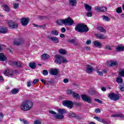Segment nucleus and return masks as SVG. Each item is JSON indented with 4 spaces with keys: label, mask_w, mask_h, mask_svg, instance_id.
<instances>
[{
    "label": "nucleus",
    "mask_w": 124,
    "mask_h": 124,
    "mask_svg": "<svg viewBox=\"0 0 124 124\" xmlns=\"http://www.w3.org/2000/svg\"><path fill=\"white\" fill-rule=\"evenodd\" d=\"M51 34L53 35H59V32L56 30H53L51 31Z\"/></svg>",
    "instance_id": "obj_38"
},
{
    "label": "nucleus",
    "mask_w": 124,
    "mask_h": 124,
    "mask_svg": "<svg viewBox=\"0 0 124 124\" xmlns=\"http://www.w3.org/2000/svg\"><path fill=\"white\" fill-rule=\"evenodd\" d=\"M22 122H23L24 124H29V122L25 119H22Z\"/></svg>",
    "instance_id": "obj_58"
},
{
    "label": "nucleus",
    "mask_w": 124,
    "mask_h": 124,
    "mask_svg": "<svg viewBox=\"0 0 124 124\" xmlns=\"http://www.w3.org/2000/svg\"><path fill=\"white\" fill-rule=\"evenodd\" d=\"M49 39L52 41V42H54V43H59V38L57 37H50L49 38Z\"/></svg>",
    "instance_id": "obj_17"
},
{
    "label": "nucleus",
    "mask_w": 124,
    "mask_h": 124,
    "mask_svg": "<svg viewBox=\"0 0 124 124\" xmlns=\"http://www.w3.org/2000/svg\"><path fill=\"white\" fill-rule=\"evenodd\" d=\"M6 61V57L3 53H0V61L5 62Z\"/></svg>",
    "instance_id": "obj_21"
},
{
    "label": "nucleus",
    "mask_w": 124,
    "mask_h": 124,
    "mask_svg": "<svg viewBox=\"0 0 124 124\" xmlns=\"http://www.w3.org/2000/svg\"><path fill=\"white\" fill-rule=\"evenodd\" d=\"M110 62L109 66H115V65H117V64H118V62L116 61H110Z\"/></svg>",
    "instance_id": "obj_37"
},
{
    "label": "nucleus",
    "mask_w": 124,
    "mask_h": 124,
    "mask_svg": "<svg viewBox=\"0 0 124 124\" xmlns=\"http://www.w3.org/2000/svg\"><path fill=\"white\" fill-rule=\"evenodd\" d=\"M119 89L121 92H124V85H120L119 86Z\"/></svg>",
    "instance_id": "obj_44"
},
{
    "label": "nucleus",
    "mask_w": 124,
    "mask_h": 124,
    "mask_svg": "<svg viewBox=\"0 0 124 124\" xmlns=\"http://www.w3.org/2000/svg\"><path fill=\"white\" fill-rule=\"evenodd\" d=\"M64 83H68V79L67 78H65L63 80Z\"/></svg>",
    "instance_id": "obj_64"
},
{
    "label": "nucleus",
    "mask_w": 124,
    "mask_h": 124,
    "mask_svg": "<svg viewBox=\"0 0 124 124\" xmlns=\"http://www.w3.org/2000/svg\"><path fill=\"white\" fill-rule=\"evenodd\" d=\"M31 81H28L27 82V87H31Z\"/></svg>",
    "instance_id": "obj_59"
},
{
    "label": "nucleus",
    "mask_w": 124,
    "mask_h": 124,
    "mask_svg": "<svg viewBox=\"0 0 124 124\" xmlns=\"http://www.w3.org/2000/svg\"><path fill=\"white\" fill-rule=\"evenodd\" d=\"M58 73V69L56 68H51L49 72L51 75H53L54 76H56V75H57Z\"/></svg>",
    "instance_id": "obj_15"
},
{
    "label": "nucleus",
    "mask_w": 124,
    "mask_h": 124,
    "mask_svg": "<svg viewBox=\"0 0 124 124\" xmlns=\"http://www.w3.org/2000/svg\"><path fill=\"white\" fill-rule=\"evenodd\" d=\"M103 19H104V20H105V21H110V18H109V17L107 16H102Z\"/></svg>",
    "instance_id": "obj_39"
},
{
    "label": "nucleus",
    "mask_w": 124,
    "mask_h": 124,
    "mask_svg": "<svg viewBox=\"0 0 124 124\" xmlns=\"http://www.w3.org/2000/svg\"><path fill=\"white\" fill-rule=\"evenodd\" d=\"M13 5H14V8L15 9H17V8H19V4L17 3H14Z\"/></svg>",
    "instance_id": "obj_40"
},
{
    "label": "nucleus",
    "mask_w": 124,
    "mask_h": 124,
    "mask_svg": "<svg viewBox=\"0 0 124 124\" xmlns=\"http://www.w3.org/2000/svg\"><path fill=\"white\" fill-rule=\"evenodd\" d=\"M85 71H86L87 73L91 74V73H93V66H91V65L87 64Z\"/></svg>",
    "instance_id": "obj_13"
},
{
    "label": "nucleus",
    "mask_w": 124,
    "mask_h": 124,
    "mask_svg": "<svg viewBox=\"0 0 124 124\" xmlns=\"http://www.w3.org/2000/svg\"><path fill=\"white\" fill-rule=\"evenodd\" d=\"M84 7H85L86 10L88 11L89 12H91L92 11V7L89 5L88 4H84Z\"/></svg>",
    "instance_id": "obj_26"
},
{
    "label": "nucleus",
    "mask_w": 124,
    "mask_h": 124,
    "mask_svg": "<svg viewBox=\"0 0 124 124\" xmlns=\"http://www.w3.org/2000/svg\"><path fill=\"white\" fill-rule=\"evenodd\" d=\"M95 36L99 39H106V37L104 36V34L101 33L95 34Z\"/></svg>",
    "instance_id": "obj_16"
},
{
    "label": "nucleus",
    "mask_w": 124,
    "mask_h": 124,
    "mask_svg": "<svg viewBox=\"0 0 124 124\" xmlns=\"http://www.w3.org/2000/svg\"><path fill=\"white\" fill-rule=\"evenodd\" d=\"M93 45L95 47H97V48H101V47H102V44L97 41H94L93 43Z\"/></svg>",
    "instance_id": "obj_22"
},
{
    "label": "nucleus",
    "mask_w": 124,
    "mask_h": 124,
    "mask_svg": "<svg viewBox=\"0 0 124 124\" xmlns=\"http://www.w3.org/2000/svg\"><path fill=\"white\" fill-rule=\"evenodd\" d=\"M11 93L12 94H16V93H19V89L15 88L12 90Z\"/></svg>",
    "instance_id": "obj_31"
},
{
    "label": "nucleus",
    "mask_w": 124,
    "mask_h": 124,
    "mask_svg": "<svg viewBox=\"0 0 124 124\" xmlns=\"http://www.w3.org/2000/svg\"><path fill=\"white\" fill-rule=\"evenodd\" d=\"M122 11H123V10H122V7H118L116 10V12L119 14L122 13Z\"/></svg>",
    "instance_id": "obj_42"
},
{
    "label": "nucleus",
    "mask_w": 124,
    "mask_h": 124,
    "mask_svg": "<svg viewBox=\"0 0 124 124\" xmlns=\"http://www.w3.org/2000/svg\"><path fill=\"white\" fill-rule=\"evenodd\" d=\"M69 4L71 6H76V3H77V0H69Z\"/></svg>",
    "instance_id": "obj_25"
},
{
    "label": "nucleus",
    "mask_w": 124,
    "mask_h": 124,
    "mask_svg": "<svg viewBox=\"0 0 124 124\" xmlns=\"http://www.w3.org/2000/svg\"><path fill=\"white\" fill-rule=\"evenodd\" d=\"M20 23L23 27H26L30 23V19L29 18L22 17L20 20Z\"/></svg>",
    "instance_id": "obj_10"
},
{
    "label": "nucleus",
    "mask_w": 124,
    "mask_h": 124,
    "mask_svg": "<svg viewBox=\"0 0 124 124\" xmlns=\"http://www.w3.org/2000/svg\"><path fill=\"white\" fill-rule=\"evenodd\" d=\"M95 10H96L97 12H105L107 11V8L106 7H98L96 6L95 7Z\"/></svg>",
    "instance_id": "obj_11"
},
{
    "label": "nucleus",
    "mask_w": 124,
    "mask_h": 124,
    "mask_svg": "<svg viewBox=\"0 0 124 124\" xmlns=\"http://www.w3.org/2000/svg\"><path fill=\"white\" fill-rule=\"evenodd\" d=\"M42 124L41 121H40L39 120H36L34 122V124Z\"/></svg>",
    "instance_id": "obj_48"
},
{
    "label": "nucleus",
    "mask_w": 124,
    "mask_h": 124,
    "mask_svg": "<svg viewBox=\"0 0 124 124\" xmlns=\"http://www.w3.org/2000/svg\"><path fill=\"white\" fill-rule=\"evenodd\" d=\"M66 30L65 29V28L63 27L61 29V31L62 32H64L65 31H66Z\"/></svg>",
    "instance_id": "obj_60"
},
{
    "label": "nucleus",
    "mask_w": 124,
    "mask_h": 124,
    "mask_svg": "<svg viewBox=\"0 0 124 124\" xmlns=\"http://www.w3.org/2000/svg\"><path fill=\"white\" fill-rule=\"evenodd\" d=\"M95 113H101V110L99 108H97L95 110Z\"/></svg>",
    "instance_id": "obj_57"
},
{
    "label": "nucleus",
    "mask_w": 124,
    "mask_h": 124,
    "mask_svg": "<svg viewBox=\"0 0 124 124\" xmlns=\"http://www.w3.org/2000/svg\"><path fill=\"white\" fill-rule=\"evenodd\" d=\"M59 52L61 55H65V54H66V50L62 48L60 49Z\"/></svg>",
    "instance_id": "obj_29"
},
{
    "label": "nucleus",
    "mask_w": 124,
    "mask_h": 124,
    "mask_svg": "<svg viewBox=\"0 0 124 124\" xmlns=\"http://www.w3.org/2000/svg\"><path fill=\"white\" fill-rule=\"evenodd\" d=\"M81 98L84 101L87 102L88 103L91 104L93 102V99H92V98L88 96L87 95H82Z\"/></svg>",
    "instance_id": "obj_8"
},
{
    "label": "nucleus",
    "mask_w": 124,
    "mask_h": 124,
    "mask_svg": "<svg viewBox=\"0 0 124 124\" xmlns=\"http://www.w3.org/2000/svg\"><path fill=\"white\" fill-rule=\"evenodd\" d=\"M67 93L68 94H72V93H73L74 92H72V90H68Z\"/></svg>",
    "instance_id": "obj_52"
},
{
    "label": "nucleus",
    "mask_w": 124,
    "mask_h": 124,
    "mask_svg": "<svg viewBox=\"0 0 124 124\" xmlns=\"http://www.w3.org/2000/svg\"><path fill=\"white\" fill-rule=\"evenodd\" d=\"M92 44V41L91 40H88L86 41L87 45H90V44Z\"/></svg>",
    "instance_id": "obj_55"
},
{
    "label": "nucleus",
    "mask_w": 124,
    "mask_h": 124,
    "mask_svg": "<svg viewBox=\"0 0 124 124\" xmlns=\"http://www.w3.org/2000/svg\"><path fill=\"white\" fill-rule=\"evenodd\" d=\"M43 74L45 76L48 75V71H47L46 70H43Z\"/></svg>",
    "instance_id": "obj_45"
},
{
    "label": "nucleus",
    "mask_w": 124,
    "mask_h": 124,
    "mask_svg": "<svg viewBox=\"0 0 124 124\" xmlns=\"http://www.w3.org/2000/svg\"><path fill=\"white\" fill-rule=\"evenodd\" d=\"M37 82H39V80L38 79H35L33 81V85H35Z\"/></svg>",
    "instance_id": "obj_53"
},
{
    "label": "nucleus",
    "mask_w": 124,
    "mask_h": 124,
    "mask_svg": "<svg viewBox=\"0 0 124 124\" xmlns=\"http://www.w3.org/2000/svg\"><path fill=\"white\" fill-rule=\"evenodd\" d=\"M63 106L69 108V109H72L73 108V102L70 100H65L63 101L62 103Z\"/></svg>",
    "instance_id": "obj_6"
},
{
    "label": "nucleus",
    "mask_w": 124,
    "mask_h": 124,
    "mask_svg": "<svg viewBox=\"0 0 124 124\" xmlns=\"http://www.w3.org/2000/svg\"><path fill=\"white\" fill-rule=\"evenodd\" d=\"M8 31V29L6 27L0 28V33H3L4 34H5V33H7Z\"/></svg>",
    "instance_id": "obj_19"
},
{
    "label": "nucleus",
    "mask_w": 124,
    "mask_h": 124,
    "mask_svg": "<svg viewBox=\"0 0 124 124\" xmlns=\"http://www.w3.org/2000/svg\"><path fill=\"white\" fill-rule=\"evenodd\" d=\"M56 23L58 26H62V25H65V26H72V25H74V21L70 17H68L67 18L64 19H58L56 21Z\"/></svg>",
    "instance_id": "obj_1"
},
{
    "label": "nucleus",
    "mask_w": 124,
    "mask_h": 124,
    "mask_svg": "<svg viewBox=\"0 0 124 124\" xmlns=\"http://www.w3.org/2000/svg\"><path fill=\"white\" fill-rule=\"evenodd\" d=\"M119 117V118H124L123 113H116V117Z\"/></svg>",
    "instance_id": "obj_46"
},
{
    "label": "nucleus",
    "mask_w": 124,
    "mask_h": 124,
    "mask_svg": "<svg viewBox=\"0 0 124 124\" xmlns=\"http://www.w3.org/2000/svg\"><path fill=\"white\" fill-rule=\"evenodd\" d=\"M105 50H112V47H111V46L109 45H107L105 47Z\"/></svg>",
    "instance_id": "obj_43"
},
{
    "label": "nucleus",
    "mask_w": 124,
    "mask_h": 124,
    "mask_svg": "<svg viewBox=\"0 0 124 124\" xmlns=\"http://www.w3.org/2000/svg\"><path fill=\"white\" fill-rule=\"evenodd\" d=\"M93 119H95V120H96V121H97L98 122H101V119H100V118L97 116L94 117Z\"/></svg>",
    "instance_id": "obj_47"
},
{
    "label": "nucleus",
    "mask_w": 124,
    "mask_h": 124,
    "mask_svg": "<svg viewBox=\"0 0 124 124\" xmlns=\"http://www.w3.org/2000/svg\"><path fill=\"white\" fill-rule=\"evenodd\" d=\"M76 115V114L75 113H72L69 115V118H70V119H72V118H75Z\"/></svg>",
    "instance_id": "obj_41"
},
{
    "label": "nucleus",
    "mask_w": 124,
    "mask_h": 124,
    "mask_svg": "<svg viewBox=\"0 0 124 124\" xmlns=\"http://www.w3.org/2000/svg\"><path fill=\"white\" fill-rule=\"evenodd\" d=\"M3 7H4L5 11L6 12H9L10 11V9H9V7L7 6V5H3Z\"/></svg>",
    "instance_id": "obj_33"
},
{
    "label": "nucleus",
    "mask_w": 124,
    "mask_h": 124,
    "mask_svg": "<svg viewBox=\"0 0 124 124\" xmlns=\"http://www.w3.org/2000/svg\"><path fill=\"white\" fill-rule=\"evenodd\" d=\"M7 23L9 29L15 30V29L18 28V24L12 20H7Z\"/></svg>",
    "instance_id": "obj_5"
},
{
    "label": "nucleus",
    "mask_w": 124,
    "mask_h": 124,
    "mask_svg": "<svg viewBox=\"0 0 124 124\" xmlns=\"http://www.w3.org/2000/svg\"><path fill=\"white\" fill-rule=\"evenodd\" d=\"M87 17H92L93 16V13L92 12H88L86 14Z\"/></svg>",
    "instance_id": "obj_50"
},
{
    "label": "nucleus",
    "mask_w": 124,
    "mask_h": 124,
    "mask_svg": "<svg viewBox=\"0 0 124 124\" xmlns=\"http://www.w3.org/2000/svg\"><path fill=\"white\" fill-rule=\"evenodd\" d=\"M49 113H50V114H52V115H57V112L51 110H48Z\"/></svg>",
    "instance_id": "obj_49"
},
{
    "label": "nucleus",
    "mask_w": 124,
    "mask_h": 124,
    "mask_svg": "<svg viewBox=\"0 0 124 124\" xmlns=\"http://www.w3.org/2000/svg\"><path fill=\"white\" fill-rule=\"evenodd\" d=\"M119 75H120V76H122V77H124V69H120Z\"/></svg>",
    "instance_id": "obj_35"
},
{
    "label": "nucleus",
    "mask_w": 124,
    "mask_h": 124,
    "mask_svg": "<svg viewBox=\"0 0 124 124\" xmlns=\"http://www.w3.org/2000/svg\"><path fill=\"white\" fill-rule=\"evenodd\" d=\"M50 57L49 55L46 53H44L41 56V59L44 61H47V60H48V59H50Z\"/></svg>",
    "instance_id": "obj_20"
},
{
    "label": "nucleus",
    "mask_w": 124,
    "mask_h": 124,
    "mask_svg": "<svg viewBox=\"0 0 124 124\" xmlns=\"http://www.w3.org/2000/svg\"><path fill=\"white\" fill-rule=\"evenodd\" d=\"M73 105H75L76 107H80L81 104V103L80 102L78 103L77 102H73Z\"/></svg>",
    "instance_id": "obj_36"
},
{
    "label": "nucleus",
    "mask_w": 124,
    "mask_h": 124,
    "mask_svg": "<svg viewBox=\"0 0 124 124\" xmlns=\"http://www.w3.org/2000/svg\"><path fill=\"white\" fill-rule=\"evenodd\" d=\"M116 82L118 84H123V78L121 77H118L116 78Z\"/></svg>",
    "instance_id": "obj_32"
},
{
    "label": "nucleus",
    "mask_w": 124,
    "mask_h": 124,
    "mask_svg": "<svg viewBox=\"0 0 124 124\" xmlns=\"http://www.w3.org/2000/svg\"><path fill=\"white\" fill-rule=\"evenodd\" d=\"M97 73L100 76H103V73L102 72H100L98 70H97Z\"/></svg>",
    "instance_id": "obj_54"
},
{
    "label": "nucleus",
    "mask_w": 124,
    "mask_h": 124,
    "mask_svg": "<svg viewBox=\"0 0 124 124\" xmlns=\"http://www.w3.org/2000/svg\"><path fill=\"white\" fill-rule=\"evenodd\" d=\"M40 80H41V82L44 83V84H45V85H48V83H47L45 80L43 79L42 78H41Z\"/></svg>",
    "instance_id": "obj_56"
},
{
    "label": "nucleus",
    "mask_w": 124,
    "mask_h": 124,
    "mask_svg": "<svg viewBox=\"0 0 124 124\" xmlns=\"http://www.w3.org/2000/svg\"><path fill=\"white\" fill-rule=\"evenodd\" d=\"M97 30H98V31H99L100 32H106V30L104 28H103V27H97Z\"/></svg>",
    "instance_id": "obj_28"
},
{
    "label": "nucleus",
    "mask_w": 124,
    "mask_h": 124,
    "mask_svg": "<svg viewBox=\"0 0 124 124\" xmlns=\"http://www.w3.org/2000/svg\"><path fill=\"white\" fill-rule=\"evenodd\" d=\"M94 101L98 102V103H100V104H102V101L99 100V99H94Z\"/></svg>",
    "instance_id": "obj_51"
},
{
    "label": "nucleus",
    "mask_w": 124,
    "mask_h": 124,
    "mask_svg": "<svg viewBox=\"0 0 124 124\" xmlns=\"http://www.w3.org/2000/svg\"><path fill=\"white\" fill-rule=\"evenodd\" d=\"M116 51L117 52L124 51V46H123V45H120L116 47Z\"/></svg>",
    "instance_id": "obj_23"
},
{
    "label": "nucleus",
    "mask_w": 124,
    "mask_h": 124,
    "mask_svg": "<svg viewBox=\"0 0 124 124\" xmlns=\"http://www.w3.org/2000/svg\"><path fill=\"white\" fill-rule=\"evenodd\" d=\"M29 66H30L31 68H32V69H34V68H35L36 67V64L35 62L30 63Z\"/></svg>",
    "instance_id": "obj_30"
},
{
    "label": "nucleus",
    "mask_w": 124,
    "mask_h": 124,
    "mask_svg": "<svg viewBox=\"0 0 124 124\" xmlns=\"http://www.w3.org/2000/svg\"><path fill=\"white\" fill-rule=\"evenodd\" d=\"M72 96L73 98H75L77 100H79V99L81 98V97H80V95H79L78 93H76L75 92L73 93Z\"/></svg>",
    "instance_id": "obj_18"
},
{
    "label": "nucleus",
    "mask_w": 124,
    "mask_h": 124,
    "mask_svg": "<svg viewBox=\"0 0 124 124\" xmlns=\"http://www.w3.org/2000/svg\"><path fill=\"white\" fill-rule=\"evenodd\" d=\"M56 60L55 61V63H58L59 64H62V60L63 58L61 56L56 55Z\"/></svg>",
    "instance_id": "obj_14"
},
{
    "label": "nucleus",
    "mask_w": 124,
    "mask_h": 124,
    "mask_svg": "<svg viewBox=\"0 0 124 124\" xmlns=\"http://www.w3.org/2000/svg\"><path fill=\"white\" fill-rule=\"evenodd\" d=\"M14 72H13V70L12 69H8L4 71L3 74L4 75H5V76H13V73Z\"/></svg>",
    "instance_id": "obj_12"
},
{
    "label": "nucleus",
    "mask_w": 124,
    "mask_h": 124,
    "mask_svg": "<svg viewBox=\"0 0 124 124\" xmlns=\"http://www.w3.org/2000/svg\"><path fill=\"white\" fill-rule=\"evenodd\" d=\"M33 106V103L29 100H25L23 101L20 105V108L22 111H29L32 108Z\"/></svg>",
    "instance_id": "obj_2"
},
{
    "label": "nucleus",
    "mask_w": 124,
    "mask_h": 124,
    "mask_svg": "<svg viewBox=\"0 0 124 124\" xmlns=\"http://www.w3.org/2000/svg\"><path fill=\"white\" fill-rule=\"evenodd\" d=\"M75 119H76L77 120H80V116L76 115L75 116Z\"/></svg>",
    "instance_id": "obj_62"
},
{
    "label": "nucleus",
    "mask_w": 124,
    "mask_h": 124,
    "mask_svg": "<svg viewBox=\"0 0 124 124\" xmlns=\"http://www.w3.org/2000/svg\"><path fill=\"white\" fill-rule=\"evenodd\" d=\"M60 37H61V38H64V37H65V35L64 34H61Z\"/></svg>",
    "instance_id": "obj_61"
},
{
    "label": "nucleus",
    "mask_w": 124,
    "mask_h": 124,
    "mask_svg": "<svg viewBox=\"0 0 124 124\" xmlns=\"http://www.w3.org/2000/svg\"><path fill=\"white\" fill-rule=\"evenodd\" d=\"M62 60H63L62 62H63V63H65L67 62V60L66 59L63 58Z\"/></svg>",
    "instance_id": "obj_63"
},
{
    "label": "nucleus",
    "mask_w": 124,
    "mask_h": 124,
    "mask_svg": "<svg viewBox=\"0 0 124 124\" xmlns=\"http://www.w3.org/2000/svg\"><path fill=\"white\" fill-rule=\"evenodd\" d=\"M108 97L111 100H114V101H117L120 99V96L117 94H114V93H111L108 94Z\"/></svg>",
    "instance_id": "obj_7"
},
{
    "label": "nucleus",
    "mask_w": 124,
    "mask_h": 124,
    "mask_svg": "<svg viewBox=\"0 0 124 124\" xmlns=\"http://www.w3.org/2000/svg\"><path fill=\"white\" fill-rule=\"evenodd\" d=\"M25 42V40L23 38H18L16 39L14 42V45H15V46H19V45H21V44H23Z\"/></svg>",
    "instance_id": "obj_9"
},
{
    "label": "nucleus",
    "mask_w": 124,
    "mask_h": 124,
    "mask_svg": "<svg viewBox=\"0 0 124 124\" xmlns=\"http://www.w3.org/2000/svg\"><path fill=\"white\" fill-rule=\"evenodd\" d=\"M57 111L59 113H56V115H54V118L56 120H62L64 118L63 114H66L67 113L66 110L62 108H58L57 109Z\"/></svg>",
    "instance_id": "obj_4"
},
{
    "label": "nucleus",
    "mask_w": 124,
    "mask_h": 124,
    "mask_svg": "<svg viewBox=\"0 0 124 124\" xmlns=\"http://www.w3.org/2000/svg\"><path fill=\"white\" fill-rule=\"evenodd\" d=\"M75 30L78 32L82 33L83 32H88L89 27H88L87 25L80 23L77 25L75 28Z\"/></svg>",
    "instance_id": "obj_3"
},
{
    "label": "nucleus",
    "mask_w": 124,
    "mask_h": 124,
    "mask_svg": "<svg viewBox=\"0 0 124 124\" xmlns=\"http://www.w3.org/2000/svg\"><path fill=\"white\" fill-rule=\"evenodd\" d=\"M69 43H72L73 44H74L75 45H78V43L77 42H76V40L74 39H69L67 41Z\"/></svg>",
    "instance_id": "obj_27"
},
{
    "label": "nucleus",
    "mask_w": 124,
    "mask_h": 124,
    "mask_svg": "<svg viewBox=\"0 0 124 124\" xmlns=\"http://www.w3.org/2000/svg\"><path fill=\"white\" fill-rule=\"evenodd\" d=\"M101 122L104 124H109L110 122L108 121L107 119H103L101 120Z\"/></svg>",
    "instance_id": "obj_34"
},
{
    "label": "nucleus",
    "mask_w": 124,
    "mask_h": 124,
    "mask_svg": "<svg viewBox=\"0 0 124 124\" xmlns=\"http://www.w3.org/2000/svg\"><path fill=\"white\" fill-rule=\"evenodd\" d=\"M12 65H15L16 67H22V64L21 62L15 61L12 62Z\"/></svg>",
    "instance_id": "obj_24"
}]
</instances>
